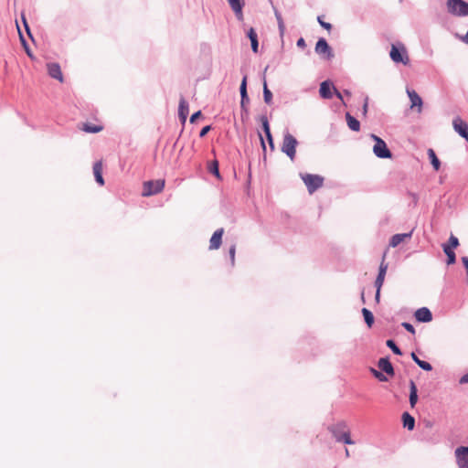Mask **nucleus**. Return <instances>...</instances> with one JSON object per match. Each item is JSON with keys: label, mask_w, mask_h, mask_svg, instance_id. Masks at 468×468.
Returning <instances> with one entry per match:
<instances>
[{"label": "nucleus", "mask_w": 468, "mask_h": 468, "mask_svg": "<svg viewBox=\"0 0 468 468\" xmlns=\"http://www.w3.org/2000/svg\"><path fill=\"white\" fill-rule=\"evenodd\" d=\"M328 431L332 434L336 442L347 445L355 444L351 439L350 429L346 420H340L327 427Z\"/></svg>", "instance_id": "1"}, {"label": "nucleus", "mask_w": 468, "mask_h": 468, "mask_svg": "<svg viewBox=\"0 0 468 468\" xmlns=\"http://www.w3.org/2000/svg\"><path fill=\"white\" fill-rule=\"evenodd\" d=\"M389 57L395 63H401L403 65H408L410 63L408 51L405 46L400 42L391 45Z\"/></svg>", "instance_id": "2"}, {"label": "nucleus", "mask_w": 468, "mask_h": 468, "mask_svg": "<svg viewBox=\"0 0 468 468\" xmlns=\"http://www.w3.org/2000/svg\"><path fill=\"white\" fill-rule=\"evenodd\" d=\"M297 139L289 133L283 136L282 152L284 153L292 161L294 160L296 154Z\"/></svg>", "instance_id": "3"}, {"label": "nucleus", "mask_w": 468, "mask_h": 468, "mask_svg": "<svg viewBox=\"0 0 468 468\" xmlns=\"http://www.w3.org/2000/svg\"><path fill=\"white\" fill-rule=\"evenodd\" d=\"M300 176L305 184L307 190L310 194H313L319 189L324 184V177L319 175L314 174H300Z\"/></svg>", "instance_id": "4"}, {"label": "nucleus", "mask_w": 468, "mask_h": 468, "mask_svg": "<svg viewBox=\"0 0 468 468\" xmlns=\"http://www.w3.org/2000/svg\"><path fill=\"white\" fill-rule=\"evenodd\" d=\"M447 9L456 16H468V3L463 0H447Z\"/></svg>", "instance_id": "5"}, {"label": "nucleus", "mask_w": 468, "mask_h": 468, "mask_svg": "<svg viewBox=\"0 0 468 468\" xmlns=\"http://www.w3.org/2000/svg\"><path fill=\"white\" fill-rule=\"evenodd\" d=\"M165 187V180L157 179V180H149L144 182L143 185V197H151L160 193Z\"/></svg>", "instance_id": "6"}, {"label": "nucleus", "mask_w": 468, "mask_h": 468, "mask_svg": "<svg viewBox=\"0 0 468 468\" xmlns=\"http://www.w3.org/2000/svg\"><path fill=\"white\" fill-rule=\"evenodd\" d=\"M314 51L316 54L321 56L322 58L326 60H331L335 57L333 48L330 47L324 37L318 38L315 44Z\"/></svg>", "instance_id": "7"}, {"label": "nucleus", "mask_w": 468, "mask_h": 468, "mask_svg": "<svg viewBox=\"0 0 468 468\" xmlns=\"http://www.w3.org/2000/svg\"><path fill=\"white\" fill-rule=\"evenodd\" d=\"M373 153L380 159H389L392 157V153L384 140L377 141V144L373 146Z\"/></svg>", "instance_id": "8"}, {"label": "nucleus", "mask_w": 468, "mask_h": 468, "mask_svg": "<svg viewBox=\"0 0 468 468\" xmlns=\"http://www.w3.org/2000/svg\"><path fill=\"white\" fill-rule=\"evenodd\" d=\"M452 127L462 138L468 143V124L461 117L457 116L452 120Z\"/></svg>", "instance_id": "9"}, {"label": "nucleus", "mask_w": 468, "mask_h": 468, "mask_svg": "<svg viewBox=\"0 0 468 468\" xmlns=\"http://www.w3.org/2000/svg\"><path fill=\"white\" fill-rule=\"evenodd\" d=\"M459 468H468V446H459L454 452Z\"/></svg>", "instance_id": "10"}, {"label": "nucleus", "mask_w": 468, "mask_h": 468, "mask_svg": "<svg viewBox=\"0 0 468 468\" xmlns=\"http://www.w3.org/2000/svg\"><path fill=\"white\" fill-rule=\"evenodd\" d=\"M414 317L419 323H429L432 321V313L428 307H420L415 311Z\"/></svg>", "instance_id": "11"}, {"label": "nucleus", "mask_w": 468, "mask_h": 468, "mask_svg": "<svg viewBox=\"0 0 468 468\" xmlns=\"http://www.w3.org/2000/svg\"><path fill=\"white\" fill-rule=\"evenodd\" d=\"M335 87L330 80H324L320 84L319 93L323 99H332Z\"/></svg>", "instance_id": "12"}, {"label": "nucleus", "mask_w": 468, "mask_h": 468, "mask_svg": "<svg viewBox=\"0 0 468 468\" xmlns=\"http://www.w3.org/2000/svg\"><path fill=\"white\" fill-rule=\"evenodd\" d=\"M385 258H386V253H384L382 256V261L380 262V265L378 268V275H377V278L375 281V287H382L383 286V283L385 281V276H386L387 270H388V263L385 262Z\"/></svg>", "instance_id": "13"}, {"label": "nucleus", "mask_w": 468, "mask_h": 468, "mask_svg": "<svg viewBox=\"0 0 468 468\" xmlns=\"http://www.w3.org/2000/svg\"><path fill=\"white\" fill-rule=\"evenodd\" d=\"M238 20L243 19L244 0H227Z\"/></svg>", "instance_id": "14"}, {"label": "nucleus", "mask_w": 468, "mask_h": 468, "mask_svg": "<svg viewBox=\"0 0 468 468\" xmlns=\"http://www.w3.org/2000/svg\"><path fill=\"white\" fill-rule=\"evenodd\" d=\"M378 367L382 372L386 373L390 377H393L395 375L393 365L391 364L388 356L379 358V360L378 361Z\"/></svg>", "instance_id": "15"}, {"label": "nucleus", "mask_w": 468, "mask_h": 468, "mask_svg": "<svg viewBox=\"0 0 468 468\" xmlns=\"http://www.w3.org/2000/svg\"><path fill=\"white\" fill-rule=\"evenodd\" d=\"M48 73V75L58 81H63V75L61 72V69L58 63L51 62L47 64Z\"/></svg>", "instance_id": "16"}, {"label": "nucleus", "mask_w": 468, "mask_h": 468, "mask_svg": "<svg viewBox=\"0 0 468 468\" xmlns=\"http://www.w3.org/2000/svg\"><path fill=\"white\" fill-rule=\"evenodd\" d=\"M224 234V229H218L210 238L209 240V250H218L222 243V237Z\"/></svg>", "instance_id": "17"}, {"label": "nucleus", "mask_w": 468, "mask_h": 468, "mask_svg": "<svg viewBox=\"0 0 468 468\" xmlns=\"http://www.w3.org/2000/svg\"><path fill=\"white\" fill-rule=\"evenodd\" d=\"M413 231H414V228H412L411 230L409 232L398 233V234L393 235L389 239V246L392 248L399 246L406 239H410L412 237Z\"/></svg>", "instance_id": "18"}, {"label": "nucleus", "mask_w": 468, "mask_h": 468, "mask_svg": "<svg viewBox=\"0 0 468 468\" xmlns=\"http://www.w3.org/2000/svg\"><path fill=\"white\" fill-rule=\"evenodd\" d=\"M407 94L411 103L410 108L418 107V112H420L423 105L421 97L414 90L410 89H407Z\"/></svg>", "instance_id": "19"}, {"label": "nucleus", "mask_w": 468, "mask_h": 468, "mask_svg": "<svg viewBox=\"0 0 468 468\" xmlns=\"http://www.w3.org/2000/svg\"><path fill=\"white\" fill-rule=\"evenodd\" d=\"M247 37L250 40L251 50L254 53H258V51H259L258 35H257V32L255 31V29L253 27H250L247 31Z\"/></svg>", "instance_id": "20"}, {"label": "nucleus", "mask_w": 468, "mask_h": 468, "mask_svg": "<svg viewBox=\"0 0 468 468\" xmlns=\"http://www.w3.org/2000/svg\"><path fill=\"white\" fill-rule=\"evenodd\" d=\"M418 388H417V386L415 384V382L410 379V396H409V401H410V407L411 408H414L415 405L417 404L418 402Z\"/></svg>", "instance_id": "21"}, {"label": "nucleus", "mask_w": 468, "mask_h": 468, "mask_svg": "<svg viewBox=\"0 0 468 468\" xmlns=\"http://www.w3.org/2000/svg\"><path fill=\"white\" fill-rule=\"evenodd\" d=\"M401 420L403 427L409 431H413L415 428V419L408 411H405L401 415Z\"/></svg>", "instance_id": "22"}, {"label": "nucleus", "mask_w": 468, "mask_h": 468, "mask_svg": "<svg viewBox=\"0 0 468 468\" xmlns=\"http://www.w3.org/2000/svg\"><path fill=\"white\" fill-rule=\"evenodd\" d=\"M93 174H94L95 181L100 186H103L104 179L102 176V165H101V161H98L93 165Z\"/></svg>", "instance_id": "23"}, {"label": "nucleus", "mask_w": 468, "mask_h": 468, "mask_svg": "<svg viewBox=\"0 0 468 468\" xmlns=\"http://www.w3.org/2000/svg\"><path fill=\"white\" fill-rule=\"evenodd\" d=\"M346 120L347 126L351 131H354V132L360 131V122L356 118H355L353 115H351L349 112L346 113Z\"/></svg>", "instance_id": "24"}, {"label": "nucleus", "mask_w": 468, "mask_h": 468, "mask_svg": "<svg viewBox=\"0 0 468 468\" xmlns=\"http://www.w3.org/2000/svg\"><path fill=\"white\" fill-rule=\"evenodd\" d=\"M410 356L412 358V360L421 368L423 369L424 371H431L432 370V366L431 363L425 361V360H421L419 358V356L415 354V352H411L410 353Z\"/></svg>", "instance_id": "25"}, {"label": "nucleus", "mask_w": 468, "mask_h": 468, "mask_svg": "<svg viewBox=\"0 0 468 468\" xmlns=\"http://www.w3.org/2000/svg\"><path fill=\"white\" fill-rule=\"evenodd\" d=\"M459 239L454 235H451L448 242L442 244V250H453L459 246Z\"/></svg>", "instance_id": "26"}, {"label": "nucleus", "mask_w": 468, "mask_h": 468, "mask_svg": "<svg viewBox=\"0 0 468 468\" xmlns=\"http://www.w3.org/2000/svg\"><path fill=\"white\" fill-rule=\"evenodd\" d=\"M428 156L433 169L439 171L441 168V161L431 148L428 149Z\"/></svg>", "instance_id": "27"}, {"label": "nucleus", "mask_w": 468, "mask_h": 468, "mask_svg": "<svg viewBox=\"0 0 468 468\" xmlns=\"http://www.w3.org/2000/svg\"><path fill=\"white\" fill-rule=\"evenodd\" d=\"M262 92H263V101L266 104L268 105H271L272 103V92L271 91V90L268 88V85H267V82H266V80H265V76L263 77V89H262Z\"/></svg>", "instance_id": "28"}, {"label": "nucleus", "mask_w": 468, "mask_h": 468, "mask_svg": "<svg viewBox=\"0 0 468 468\" xmlns=\"http://www.w3.org/2000/svg\"><path fill=\"white\" fill-rule=\"evenodd\" d=\"M361 313H362V315L364 317V321H365L366 324L369 328L372 327V325H373V324L375 322L373 313L369 309H367L366 307L362 308Z\"/></svg>", "instance_id": "29"}, {"label": "nucleus", "mask_w": 468, "mask_h": 468, "mask_svg": "<svg viewBox=\"0 0 468 468\" xmlns=\"http://www.w3.org/2000/svg\"><path fill=\"white\" fill-rule=\"evenodd\" d=\"M16 27H17V31H18V34H19V38H20L21 44H22V46H23V48H24V49H25V51H26L27 55L29 58H33L32 51H31V49H30L29 46H28V44H27V40H26L25 37L23 36V34H22V32H21V30H20V27H19V25H18V22H17V21H16Z\"/></svg>", "instance_id": "30"}, {"label": "nucleus", "mask_w": 468, "mask_h": 468, "mask_svg": "<svg viewBox=\"0 0 468 468\" xmlns=\"http://www.w3.org/2000/svg\"><path fill=\"white\" fill-rule=\"evenodd\" d=\"M208 172L216 176L218 179H221L220 172H219V164L218 160H214L208 164L207 166Z\"/></svg>", "instance_id": "31"}, {"label": "nucleus", "mask_w": 468, "mask_h": 468, "mask_svg": "<svg viewBox=\"0 0 468 468\" xmlns=\"http://www.w3.org/2000/svg\"><path fill=\"white\" fill-rule=\"evenodd\" d=\"M102 129H103L102 126L96 125V124H93L90 122H86L82 126V130L85 133H97L101 132Z\"/></svg>", "instance_id": "32"}, {"label": "nucleus", "mask_w": 468, "mask_h": 468, "mask_svg": "<svg viewBox=\"0 0 468 468\" xmlns=\"http://www.w3.org/2000/svg\"><path fill=\"white\" fill-rule=\"evenodd\" d=\"M274 15L277 20L279 33L281 37H282L285 31V25L282 14L276 8H274Z\"/></svg>", "instance_id": "33"}, {"label": "nucleus", "mask_w": 468, "mask_h": 468, "mask_svg": "<svg viewBox=\"0 0 468 468\" xmlns=\"http://www.w3.org/2000/svg\"><path fill=\"white\" fill-rule=\"evenodd\" d=\"M189 113V105L184 97L180 98L179 105H178V114L188 115Z\"/></svg>", "instance_id": "34"}, {"label": "nucleus", "mask_w": 468, "mask_h": 468, "mask_svg": "<svg viewBox=\"0 0 468 468\" xmlns=\"http://www.w3.org/2000/svg\"><path fill=\"white\" fill-rule=\"evenodd\" d=\"M386 346L391 349V351L395 354V355H399V356H401L402 355V351L401 349L398 346V345L396 344V342L393 340V339H388L386 341Z\"/></svg>", "instance_id": "35"}, {"label": "nucleus", "mask_w": 468, "mask_h": 468, "mask_svg": "<svg viewBox=\"0 0 468 468\" xmlns=\"http://www.w3.org/2000/svg\"><path fill=\"white\" fill-rule=\"evenodd\" d=\"M250 103V98L249 96H246V97H240V111H241V115L243 116V114H248L249 113V109H248V104Z\"/></svg>", "instance_id": "36"}, {"label": "nucleus", "mask_w": 468, "mask_h": 468, "mask_svg": "<svg viewBox=\"0 0 468 468\" xmlns=\"http://www.w3.org/2000/svg\"><path fill=\"white\" fill-rule=\"evenodd\" d=\"M260 122L261 123V128L264 132V133H269L271 132L269 120L266 115H261L260 116Z\"/></svg>", "instance_id": "37"}, {"label": "nucleus", "mask_w": 468, "mask_h": 468, "mask_svg": "<svg viewBox=\"0 0 468 468\" xmlns=\"http://www.w3.org/2000/svg\"><path fill=\"white\" fill-rule=\"evenodd\" d=\"M445 253L447 259L446 263L447 265H452L456 262V254L453 250H443Z\"/></svg>", "instance_id": "38"}, {"label": "nucleus", "mask_w": 468, "mask_h": 468, "mask_svg": "<svg viewBox=\"0 0 468 468\" xmlns=\"http://www.w3.org/2000/svg\"><path fill=\"white\" fill-rule=\"evenodd\" d=\"M239 93H240V97H243V98L246 96H249L248 90H247V75H244L241 80V83L239 86Z\"/></svg>", "instance_id": "39"}, {"label": "nucleus", "mask_w": 468, "mask_h": 468, "mask_svg": "<svg viewBox=\"0 0 468 468\" xmlns=\"http://www.w3.org/2000/svg\"><path fill=\"white\" fill-rule=\"evenodd\" d=\"M21 21L23 23V27L27 34V36L34 41V37H33V35L31 33V30H30V27H29V25H28V22L26 18V16H25V13L22 12L21 13Z\"/></svg>", "instance_id": "40"}, {"label": "nucleus", "mask_w": 468, "mask_h": 468, "mask_svg": "<svg viewBox=\"0 0 468 468\" xmlns=\"http://www.w3.org/2000/svg\"><path fill=\"white\" fill-rule=\"evenodd\" d=\"M370 371L372 373V375L377 378L378 379L379 381L381 382H385V381H388V378L384 375V372H382L381 370L378 371L373 367L370 368Z\"/></svg>", "instance_id": "41"}, {"label": "nucleus", "mask_w": 468, "mask_h": 468, "mask_svg": "<svg viewBox=\"0 0 468 468\" xmlns=\"http://www.w3.org/2000/svg\"><path fill=\"white\" fill-rule=\"evenodd\" d=\"M235 253H236V245L233 244L230 246L229 250V254L230 258L231 266L233 267L235 264Z\"/></svg>", "instance_id": "42"}, {"label": "nucleus", "mask_w": 468, "mask_h": 468, "mask_svg": "<svg viewBox=\"0 0 468 468\" xmlns=\"http://www.w3.org/2000/svg\"><path fill=\"white\" fill-rule=\"evenodd\" d=\"M401 326L406 330L408 331L409 333L412 334V335H415L416 331H415V328L414 326L409 323V322H403L401 324Z\"/></svg>", "instance_id": "43"}, {"label": "nucleus", "mask_w": 468, "mask_h": 468, "mask_svg": "<svg viewBox=\"0 0 468 468\" xmlns=\"http://www.w3.org/2000/svg\"><path fill=\"white\" fill-rule=\"evenodd\" d=\"M317 21H318V23L320 24V26H321L323 28H324V29H326V30H331V29H332V25H331L330 23H328V22L324 21V20L322 19V16H318V17H317Z\"/></svg>", "instance_id": "44"}, {"label": "nucleus", "mask_w": 468, "mask_h": 468, "mask_svg": "<svg viewBox=\"0 0 468 468\" xmlns=\"http://www.w3.org/2000/svg\"><path fill=\"white\" fill-rule=\"evenodd\" d=\"M200 117H202V112L199 110L197 112H195L191 116H190V122L191 123H195Z\"/></svg>", "instance_id": "45"}, {"label": "nucleus", "mask_w": 468, "mask_h": 468, "mask_svg": "<svg viewBox=\"0 0 468 468\" xmlns=\"http://www.w3.org/2000/svg\"><path fill=\"white\" fill-rule=\"evenodd\" d=\"M211 129H212V125H210V124L204 126L199 132V137H201V138L205 137L207 134V133L211 131Z\"/></svg>", "instance_id": "46"}, {"label": "nucleus", "mask_w": 468, "mask_h": 468, "mask_svg": "<svg viewBox=\"0 0 468 468\" xmlns=\"http://www.w3.org/2000/svg\"><path fill=\"white\" fill-rule=\"evenodd\" d=\"M265 136H266L267 142H268V144L270 145V148L271 150H274L275 145H274L273 137L271 135V132H270L269 133H266Z\"/></svg>", "instance_id": "47"}, {"label": "nucleus", "mask_w": 468, "mask_h": 468, "mask_svg": "<svg viewBox=\"0 0 468 468\" xmlns=\"http://www.w3.org/2000/svg\"><path fill=\"white\" fill-rule=\"evenodd\" d=\"M408 195L412 198V204H413V206H414V207H415V206H417L418 201H419V197H418V195H417L416 193H413V192H410V191H409V192H408Z\"/></svg>", "instance_id": "48"}, {"label": "nucleus", "mask_w": 468, "mask_h": 468, "mask_svg": "<svg viewBox=\"0 0 468 468\" xmlns=\"http://www.w3.org/2000/svg\"><path fill=\"white\" fill-rule=\"evenodd\" d=\"M462 262L463 264V267L465 268L466 270V273H467V283H468V257L467 256H463L462 257Z\"/></svg>", "instance_id": "49"}, {"label": "nucleus", "mask_w": 468, "mask_h": 468, "mask_svg": "<svg viewBox=\"0 0 468 468\" xmlns=\"http://www.w3.org/2000/svg\"><path fill=\"white\" fill-rule=\"evenodd\" d=\"M296 45L300 48H304L306 47V43H305V40L303 39V37H300L297 40Z\"/></svg>", "instance_id": "50"}, {"label": "nucleus", "mask_w": 468, "mask_h": 468, "mask_svg": "<svg viewBox=\"0 0 468 468\" xmlns=\"http://www.w3.org/2000/svg\"><path fill=\"white\" fill-rule=\"evenodd\" d=\"M367 108H368V98H367V97H366V98H365L364 104H363V107H362L363 115H366V114H367Z\"/></svg>", "instance_id": "51"}, {"label": "nucleus", "mask_w": 468, "mask_h": 468, "mask_svg": "<svg viewBox=\"0 0 468 468\" xmlns=\"http://www.w3.org/2000/svg\"><path fill=\"white\" fill-rule=\"evenodd\" d=\"M460 384H468V372L464 375H463L459 379Z\"/></svg>", "instance_id": "52"}, {"label": "nucleus", "mask_w": 468, "mask_h": 468, "mask_svg": "<svg viewBox=\"0 0 468 468\" xmlns=\"http://www.w3.org/2000/svg\"><path fill=\"white\" fill-rule=\"evenodd\" d=\"M380 291H381V287H376L375 301L377 303H379V301H380Z\"/></svg>", "instance_id": "53"}, {"label": "nucleus", "mask_w": 468, "mask_h": 468, "mask_svg": "<svg viewBox=\"0 0 468 468\" xmlns=\"http://www.w3.org/2000/svg\"><path fill=\"white\" fill-rule=\"evenodd\" d=\"M187 116L188 115H182V114H178V118H179V121L180 122L182 123V125L184 126L186 122V120H187Z\"/></svg>", "instance_id": "54"}, {"label": "nucleus", "mask_w": 468, "mask_h": 468, "mask_svg": "<svg viewBox=\"0 0 468 468\" xmlns=\"http://www.w3.org/2000/svg\"><path fill=\"white\" fill-rule=\"evenodd\" d=\"M258 134H259V138H260V141H261V147L263 149V152H265L266 151V145H265L264 139H263V137H262L261 133H258Z\"/></svg>", "instance_id": "55"}, {"label": "nucleus", "mask_w": 468, "mask_h": 468, "mask_svg": "<svg viewBox=\"0 0 468 468\" xmlns=\"http://www.w3.org/2000/svg\"><path fill=\"white\" fill-rule=\"evenodd\" d=\"M334 94L336 96L337 99L343 101V95L339 90H336V88L334 90Z\"/></svg>", "instance_id": "56"}, {"label": "nucleus", "mask_w": 468, "mask_h": 468, "mask_svg": "<svg viewBox=\"0 0 468 468\" xmlns=\"http://www.w3.org/2000/svg\"><path fill=\"white\" fill-rule=\"evenodd\" d=\"M370 137L373 139V141L375 142V144H377V141L378 140H383L382 138L378 137V135L374 134V133H371L370 134Z\"/></svg>", "instance_id": "57"}, {"label": "nucleus", "mask_w": 468, "mask_h": 468, "mask_svg": "<svg viewBox=\"0 0 468 468\" xmlns=\"http://www.w3.org/2000/svg\"><path fill=\"white\" fill-rule=\"evenodd\" d=\"M345 453H346V457L348 458L350 456V453H349V451L347 448H346Z\"/></svg>", "instance_id": "58"}, {"label": "nucleus", "mask_w": 468, "mask_h": 468, "mask_svg": "<svg viewBox=\"0 0 468 468\" xmlns=\"http://www.w3.org/2000/svg\"><path fill=\"white\" fill-rule=\"evenodd\" d=\"M345 95L351 96V92L348 90H344Z\"/></svg>", "instance_id": "59"}, {"label": "nucleus", "mask_w": 468, "mask_h": 468, "mask_svg": "<svg viewBox=\"0 0 468 468\" xmlns=\"http://www.w3.org/2000/svg\"><path fill=\"white\" fill-rule=\"evenodd\" d=\"M361 300H362L363 303H365L366 301H365V297H364V292H362Z\"/></svg>", "instance_id": "60"}, {"label": "nucleus", "mask_w": 468, "mask_h": 468, "mask_svg": "<svg viewBox=\"0 0 468 468\" xmlns=\"http://www.w3.org/2000/svg\"><path fill=\"white\" fill-rule=\"evenodd\" d=\"M399 2H402V0H399Z\"/></svg>", "instance_id": "61"}]
</instances>
